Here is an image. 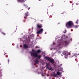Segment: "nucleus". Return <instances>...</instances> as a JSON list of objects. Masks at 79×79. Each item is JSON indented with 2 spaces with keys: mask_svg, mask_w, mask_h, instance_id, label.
<instances>
[{
  "mask_svg": "<svg viewBox=\"0 0 79 79\" xmlns=\"http://www.w3.org/2000/svg\"><path fill=\"white\" fill-rule=\"evenodd\" d=\"M66 27L67 28H71L72 27H74V28H77L78 27L77 26L74 25L73 22L72 21H70L66 23Z\"/></svg>",
  "mask_w": 79,
  "mask_h": 79,
  "instance_id": "f257e3e1",
  "label": "nucleus"
},
{
  "mask_svg": "<svg viewBox=\"0 0 79 79\" xmlns=\"http://www.w3.org/2000/svg\"><path fill=\"white\" fill-rule=\"evenodd\" d=\"M30 53L31 56H34L35 58H37L38 59H40V58H41V55H38V54L37 52L33 53L32 52H31Z\"/></svg>",
  "mask_w": 79,
  "mask_h": 79,
  "instance_id": "f03ea898",
  "label": "nucleus"
},
{
  "mask_svg": "<svg viewBox=\"0 0 79 79\" xmlns=\"http://www.w3.org/2000/svg\"><path fill=\"white\" fill-rule=\"evenodd\" d=\"M69 42V41L68 40L65 41L63 42V45H64L65 46H66L67 45H68Z\"/></svg>",
  "mask_w": 79,
  "mask_h": 79,
  "instance_id": "7ed1b4c3",
  "label": "nucleus"
},
{
  "mask_svg": "<svg viewBox=\"0 0 79 79\" xmlns=\"http://www.w3.org/2000/svg\"><path fill=\"white\" fill-rule=\"evenodd\" d=\"M44 31V29L42 28H41L40 31H38L37 32V34H41V33H42Z\"/></svg>",
  "mask_w": 79,
  "mask_h": 79,
  "instance_id": "20e7f679",
  "label": "nucleus"
},
{
  "mask_svg": "<svg viewBox=\"0 0 79 79\" xmlns=\"http://www.w3.org/2000/svg\"><path fill=\"white\" fill-rule=\"evenodd\" d=\"M25 16H24V18L25 19H27V18H26V17H27V16H29V13H28V12H26L25 13Z\"/></svg>",
  "mask_w": 79,
  "mask_h": 79,
  "instance_id": "39448f33",
  "label": "nucleus"
},
{
  "mask_svg": "<svg viewBox=\"0 0 79 79\" xmlns=\"http://www.w3.org/2000/svg\"><path fill=\"white\" fill-rule=\"evenodd\" d=\"M49 61L51 62L52 64H53V63H54V62H55V60H54V59H53L50 58Z\"/></svg>",
  "mask_w": 79,
  "mask_h": 79,
  "instance_id": "423d86ee",
  "label": "nucleus"
},
{
  "mask_svg": "<svg viewBox=\"0 0 79 79\" xmlns=\"http://www.w3.org/2000/svg\"><path fill=\"white\" fill-rule=\"evenodd\" d=\"M37 26L38 28L39 29H40L42 27H43L42 26V24H37Z\"/></svg>",
  "mask_w": 79,
  "mask_h": 79,
  "instance_id": "0eeeda50",
  "label": "nucleus"
},
{
  "mask_svg": "<svg viewBox=\"0 0 79 79\" xmlns=\"http://www.w3.org/2000/svg\"><path fill=\"white\" fill-rule=\"evenodd\" d=\"M28 47H29V46H28V45L26 44H24L23 45V47L24 48H27Z\"/></svg>",
  "mask_w": 79,
  "mask_h": 79,
  "instance_id": "6e6552de",
  "label": "nucleus"
},
{
  "mask_svg": "<svg viewBox=\"0 0 79 79\" xmlns=\"http://www.w3.org/2000/svg\"><path fill=\"white\" fill-rule=\"evenodd\" d=\"M18 1L19 2L23 3V2H25V0H18Z\"/></svg>",
  "mask_w": 79,
  "mask_h": 79,
  "instance_id": "1a4fd4ad",
  "label": "nucleus"
},
{
  "mask_svg": "<svg viewBox=\"0 0 79 79\" xmlns=\"http://www.w3.org/2000/svg\"><path fill=\"white\" fill-rule=\"evenodd\" d=\"M45 58L46 60H48L49 61L50 60V58L47 56H46L45 57Z\"/></svg>",
  "mask_w": 79,
  "mask_h": 79,
  "instance_id": "9d476101",
  "label": "nucleus"
},
{
  "mask_svg": "<svg viewBox=\"0 0 79 79\" xmlns=\"http://www.w3.org/2000/svg\"><path fill=\"white\" fill-rule=\"evenodd\" d=\"M52 76L54 77H57V74H56V73H55L53 74Z\"/></svg>",
  "mask_w": 79,
  "mask_h": 79,
  "instance_id": "9b49d317",
  "label": "nucleus"
},
{
  "mask_svg": "<svg viewBox=\"0 0 79 79\" xmlns=\"http://www.w3.org/2000/svg\"><path fill=\"white\" fill-rule=\"evenodd\" d=\"M57 75L59 76V75H61V73H60L59 71L57 72L56 73Z\"/></svg>",
  "mask_w": 79,
  "mask_h": 79,
  "instance_id": "f8f14e48",
  "label": "nucleus"
},
{
  "mask_svg": "<svg viewBox=\"0 0 79 79\" xmlns=\"http://www.w3.org/2000/svg\"><path fill=\"white\" fill-rule=\"evenodd\" d=\"M40 52H41V50H40L38 49L37 50V53H40Z\"/></svg>",
  "mask_w": 79,
  "mask_h": 79,
  "instance_id": "ddd939ff",
  "label": "nucleus"
},
{
  "mask_svg": "<svg viewBox=\"0 0 79 79\" xmlns=\"http://www.w3.org/2000/svg\"><path fill=\"white\" fill-rule=\"evenodd\" d=\"M49 65H50V64H49V63L48 64H47V65H46V68H49V66H50Z\"/></svg>",
  "mask_w": 79,
  "mask_h": 79,
  "instance_id": "4468645a",
  "label": "nucleus"
},
{
  "mask_svg": "<svg viewBox=\"0 0 79 79\" xmlns=\"http://www.w3.org/2000/svg\"><path fill=\"white\" fill-rule=\"evenodd\" d=\"M35 63H39V61H38V60H36L35 61Z\"/></svg>",
  "mask_w": 79,
  "mask_h": 79,
  "instance_id": "2eb2a0df",
  "label": "nucleus"
},
{
  "mask_svg": "<svg viewBox=\"0 0 79 79\" xmlns=\"http://www.w3.org/2000/svg\"><path fill=\"white\" fill-rule=\"evenodd\" d=\"M49 70H52V67H51L50 68H48Z\"/></svg>",
  "mask_w": 79,
  "mask_h": 79,
  "instance_id": "dca6fc26",
  "label": "nucleus"
},
{
  "mask_svg": "<svg viewBox=\"0 0 79 79\" xmlns=\"http://www.w3.org/2000/svg\"><path fill=\"white\" fill-rule=\"evenodd\" d=\"M66 30H65L64 32V33H66Z\"/></svg>",
  "mask_w": 79,
  "mask_h": 79,
  "instance_id": "f3484780",
  "label": "nucleus"
},
{
  "mask_svg": "<svg viewBox=\"0 0 79 79\" xmlns=\"http://www.w3.org/2000/svg\"><path fill=\"white\" fill-rule=\"evenodd\" d=\"M32 52H35V50H34V49H33L32 51Z\"/></svg>",
  "mask_w": 79,
  "mask_h": 79,
  "instance_id": "a211bd4d",
  "label": "nucleus"
},
{
  "mask_svg": "<svg viewBox=\"0 0 79 79\" xmlns=\"http://www.w3.org/2000/svg\"><path fill=\"white\" fill-rule=\"evenodd\" d=\"M8 63H9V62H10V60L8 59Z\"/></svg>",
  "mask_w": 79,
  "mask_h": 79,
  "instance_id": "6ab92c4d",
  "label": "nucleus"
},
{
  "mask_svg": "<svg viewBox=\"0 0 79 79\" xmlns=\"http://www.w3.org/2000/svg\"><path fill=\"white\" fill-rule=\"evenodd\" d=\"M76 24H78V22L77 21V22H76Z\"/></svg>",
  "mask_w": 79,
  "mask_h": 79,
  "instance_id": "aec40b11",
  "label": "nucleus"
},
{
  "mask_svg": "<svg viewBox=\"0 0 79 79\" xmlns=\"http://www.w3.org/2000/svg\"><path fill=\"white\" fill-rule=\"evenodd\" d=\"M31 8H30V7H28V10H29V9H30Z\"/></svg>",
  "mask_w": 79,
  "mask_h": 79,
  "instance_id": "412c9836",
  "label": "nucleus"
},
{
  "mask_svg": "<svg viewBox=\"0 0 79 79\" xmlns=\"http://www.w3.org/2000/svg\"><path fill=\"white\" fill-rule=\"evenodd\" d=\"M66 56H68V54H67L66 55Z\"/></svg>",
  "mask_w": 79,
  "mask_h": 79,
  "instance_id": "4be33fe9",
  "label": "nucleus"
},
{
  "mask_svg": "<svg viewBox=\"0 0 79 79\" xmlns=\"http://www.w3.org/2000/svg\"><path fill=\"white\" fill-rule=\"evenodd\" d=\"M53 6V4H52V6Z\"/></svg>",
  "mask_w": 79,
  "mask_h": 79,
  "instance_id": "5701e85b",
  "label": "nucleus"
},
{
  "mask_svg": "<svg viewBox=\"0 0 79 79\" xmlns=\"http://www.w3.org/2000/svg\"><path fill=\"white\" fill-rule=\"evenodd\" d=\"M2 34H4V35H5V33H3Z\"/></svg>",
  "mask_w": 79,
  "mask_h": 79,
  "instance_id": "b1692460",
  "label": "nucleus"
},
{
  "mask_svg": "<svg viewBox=\"0 0 79 79\" xmlns=\"http://www.w3.org/2000/svg\"><path fill=\"white\" fill-rule=\"evenodd\" d=\"M25 21H25V20H23V22H25Z\"/></svg>",
  "mask_w": 79,
  "mask_h": 79,
  "instance_id": "393cba45",
  "label": "nucleus"
},
{
  "mask_svg": "<svg viewBox=\"0 0 79 79\" xmlns=\"http://www.w3.org/2000/svg\"><path fill=\"white\" fill-rule=\"evenodd\" d=\"M53 44H55V43H53Z\"/></svg>",
  "mask_w": 79,
  "mask_h": 79,
  "instance_id": "a878e982",
  "label": "nucleus"
},
{
  "mask_svg": "<svg viewBox=\"0 0 79 79\" xmlns=\"http://www.w3.org/2000/svg\"><path fill=\"white\" fill-rule=\"evenodd\" d=\"M39 1H40L41 0H38Z\"/></svg>",
  "mask_w": 79,
  "mask_h": 79,
  "instance_id": "bb28decb",
  "label": "nucleus"
},
{
  "mask_svg": "<svg viewBox=\"0 0 79 79\" xmlns=\"http://www.w3.org/2000/svg\"><path fill=\"white\" fill-rule=\"evenodd\" d=\"M75 60L76 61V60H77V59H76Z\"/></svg>",
  "mask_w": 79,
  "mask_h": 79,
  "instance_id": "cd10ccee",
  "label": "nucleus"
},
{
  "mask_svg": "<svg viewBox=\"0 0 79 79\" xmlns=\"http://www.w3.org/2000/svg\"><path fill=\"white\" fill-rule=\"evenodd\" d=\"M6 53H5V54H4V55H6Z\"/></svg>",
  "mask_w": 79,
  "mask_h": 79,
  "instance_id": "c85d7f7f",
  "label": "nucleus"
},
{
  "mask_svg": "<svg viewBox=\"0 0 79 79\" xmlns=\"http://www.w3.org/2000/svg\"><path fill=\"white\" fill-rule=\"evenodd\" d=\"M65 58H66V57H65Z\"/></svg>",
  "mask_w": 79,
  "mask_h": 79,
  "instance_id": "c756f323",
  "label": "nucleus"
},
{
  "mask_svg": "<svg viewBox=\"0 0 79 79\" xmlns=\"http://www.w3.org/2000/svg\"><path fill=\"white\" fill-rule=\"evenodd\" d=\"M36 48H37V46L36 47Z\"/></svg>",
  "mask_w": 79,
  "mask_h": 79,
  "instance_id": "7c9ffc66",
  "label": "nucleus"
}]
</instances>
